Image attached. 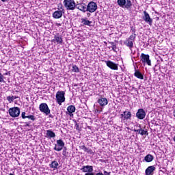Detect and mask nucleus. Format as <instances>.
<instances>
[{
	"mask_svg": "<svg viewBox=\"0 0 175 175\" xmlns=\"http://www.w3.org/2000/svg\"><path fill=\"white\" fill-rule=\"evenodd\" d=\"M135 39H136V34H132L124 41V44L129 47L131 51V57L135 55L136 51H133V44L135 43Z\"/></svg>",
	"mask_w": 175,
	"mask_h": 175,
	"instance_id": "1",
	"label": "nucleus"
},
{
	"mask_svg": "<svg viewBox=\"0 0 175 175\" xmlns=\"http://www.w3.org/2000/svg\"><path fill=\"white\" fill-rule=\"evenodd\" d=\"M117 3L120 8L127 9V10L132 8V1L131 0H118Z\"/></svg>",
	"mask_w": 175,
	"mask_h": 175,
	"instance_id": "2",
	"label": "nucleus"
},
{
	"mask_svg": "<svg viewBox=\"0 0 175 175\" xmlns=\"http://www.w3.org/2000/svg\"><path fill=\"white\" fill-rule=\"evenodd\" d=\"M64 5L67 10H75L76 9V2H75V0H64Z\"/></svg>",
	"mask_w": 175,
	"mask_h": 175,
	"instance_id": "3",
	"label": "nucleus"
},
{
	"mask_svg": "<svg viewBox=\"0 0 175 175\" xmlns=\"http://www.w3.org/2000/svg\"><path fill=\"white\" fill-rule=\"evenodd\" d=\"M8 113L10 117H12V118H16L20 116V108L18 107L10 108Z\"/></svg>",
	"mask_w": 175,
	"mask_h": 175,
	"instance_id": "4",
	"label": "nucleus"
},
{
	"mask_svg": "<svg viewBox=\"0 0 175 175\" xmlns=\"http://www.w3.org/2000/svg\"><path fill=\"white\" fill-rule=\"evenodd\" d=\"M56 100L58 105L61 106V105L65 102V92L58 91L56 94Z\"/></svg>",
	"mask_w": 175,
	"mask_h": 175,
	"instance_id": "5",
	"label": "nucleus"
},
{
	"mask_svg": "<svg viewBox=\"0 0 175 175\" xmlns=\"http://www.w3.org/2000/svg\"><path fill=\"white\" fill-rule=\"evenodd\" d=\"M39 109L41 113H44L46 116H49L51 113L50 108H49V105L46 103H41L39 106Z\"/></svg>",
	"mask_w": 175,
	"mask_h": 175,
	"instance_id": "6",
	"label": "nucleus"
},
{
	"mask_svg": "<svg viewBox=\"0 0 175 175\" xmlns=\"http://www.w3.org/2000/svg\"><path fill=\"white\" fill-rule=\"evenodd\" d=\"M97 9L98 5L94 1H90L86 7L87 12H89L90 13H94L96 12Z\"/></svg>",
	"mask_w": 175,
	"mask_h": 175,
	"instance_id": "7",
	"label": "nucleus"
},
{
	"mask_svg": "<svg viewBox=\"0 0 175 175\" xmlns=\"http://www.w3.org/2000/svg\"><path fill=\"white\" fill-rule=\"evenodd\" d=\"M64 148H65V142H64L62 139H58L57 140L56 144H55L53 150H55V151H62Z\"/></svg>",
	"mask_w": 175,
	"mask_h": 175,
	"instance_id": "8",
	"label": "nucleus"
},
{
	"mask_svg": "<svg viewBox=\"0 0 175 175\" xmlns=\"http://www.w3.org/2000/svg\"><path fill=\"white\" fill-rule=\"evenodd\" d=\"M141 61L142 64H147L148 66H151V60L150 59V55L144 53L141 54Z\"/></svg>",
	"mask_w": 175,
	"mask_h": 175,
	"instance_id": "9",
	"label": "nucleus"
},
{
	"mask_svg": "<svg viewBox=\"0 0 175 175\" xmlns=\"http://www.w3.org/2000/svg\"><path fill=\"white\" fill-rule=\"evenodd\" d=\"M142 18L145 23L147 24H149L150 25H152V18L150 17V14L147 11H144V16H142Z\"/></svg>",
	"mask_w": 175,
	"mask_h": 175,
	"instance_id": "10",
	"label": "nucleus"
},
{
	"mask_svg": "<svg viewBox=\"0 0 175 175\" xmlns=\"http://www.w3.org/2000/svg\"><path fill=\"white\" fill-rule=\"evenodd\" d=\"M136 117L138 120H144L146 118V111L143 109H139L136 113Z\"/></svg>",
	"mask_w": 175,
	"mask_h": 175,
	"instance_id": "11",
	"label": "nucleus"
},
{
	"mask_svg": "<svg viewBox=\"0 0 175 175\" xmlns=\"http://www.w3.org/2000/svg\"><path fill=\"white\" fill-rule=\"evenodd\" d=\"M105 64L108 68L112 69V70H118V64L111 62V61H105Z\"/></svg>",
	"mask_w": 175,
	"mask_h": 175,
	"instance_id": "12",
	"label": "nucleus"
},
{
	"mask_svg": "<svg viewBox=\"0 0 175 175\" xmlns=\"http://www.w3.org/2000/svg\"><path fill=\"white\" fill-rule=\"evenodd\" d=\"M121 117L123 118V121H128L132 118V113L129 111H124L122 114Z\"/></svg>",
	"mask_w": 175,
	"mask_h": 175,
	"instance_id": "13",
	"label": "nucleus"
},
{
	"mask_svg": "<svg viewBox=\"0 0 175 175\" xmlns=\"http://www.w3.org/2000/svg\"><path fill=\"white\" fill-rule=\"evenodd\" d=\"M83 173H92L94 172V167L92 165H84L81 168Z\"/></svg>",
	"mask_w": 175,
	"mask_h": 175,
	"instance_id": "14",
	"label": "nucleus"
},
{
	"mask_svg": "<svg viewBox=\"0 0 175 175\" xmlns=\"http://www.w3.org/2000/svg\"><path fill=\"white\" fill-rule=\"evenodd\" d=\"M156 169L155 165H150L146 169L145 174L154 175V172H155Z\"/></svg>",
	"mask_w": 175,
	"mask_h": 175,
	"instance_id": "15",
	"label": "nucleus"
},
{
	"mask_svg": "<svg viewBox=\"0 0 175 175\" xmlns=\"http://www.w3.org/2000/svg\"><path fill=\"white\" fill-rule=\"evenodd\" d=\"M52 42H55V43H57V44H62L64 42V40L62 39V36L59 35V33H57L54 36L53 40H52Z\"/></svg>",
	"mask_w": 175,
	"mask_h": 175,
	"instance_id": "16",
	"label": "nucleus"
},
{
	"mask_svg": "<svg viewBox=\"0 0 175 175\" xmlns=\"http://www.w3.org/2000/svg\"><path fill=\"white\" fill-rule=\"evenodd\" d=\"M97 102L100 105V106H101V107H105V106L107 105V103H109L107 98L105 97H100L98 99Z\"/></svg>",
	"mask_w": 175,
	"mask_h": 175,
	"instance_id": "17",
	"label": "nucleus"
},
{
	"mask_svg": "<svg viewBox=\"0 0 175 175\" xmlns=\"http://www.w3.org/2000/svg\"><path fill=\"white\" fill-rule=\"evenodd\" d=\"M64 9H62L61 10H57L53 14V18H61L62 17V15L64 13H65V11H64Z\"/></svg>",
	"mask_w": 175,
	"mask_h": 175,
	"instance_id": "18",
	"label": "nucleus"
},
{
	"mask_svg": "<svg viewBox=\"0 0 175 175\" xmlns=\"http://www.w3.org/2000/svg\"><path fill=\"white\" fill-rule=\"evenodd\" d=\"M77 9L80 10L81 12H83V13H85L87 12V7L85 6V3L84 2L81 1V3L76 5Z\"/></svg>",
	"mask_w": 175,
	"mask_h": 175,
	"instance_id": "19",
	"label": "nucleus"
},
{
	"mask_svg": "<svg viewBox=\"0 0 175 175\" xmlns=\"http://www.w3.org/2000/svg\"><path fill=\"white\" fill-rule=\"evenodd\" d=\"M67 111L68 113V116H70V117H73V113L76 111V107H75V105H69L67 107Z\"/></svg>",
	"mask_w": 175,
	"mask_h": 175,
	"instance_id": "20",
	"label": "nucleus"
},
{
	"mask_svg": "<svg viewBox=\"0 0 175 175\" xmlns=\"http://www.w3.org/2000/svg\"><path fill=\"white\" fill-rule=\"evenodd\" d=\"M135 77H137V79H139L140 80L144 79V76H143V74L140 72L138 70H136V67H135V73H134Z\"/></svg>",
	"mask_w": 175,
	"mask_h": 175,
	"instance_id": "21",
	"label": "nucleus"
},
{
	"mask_svg": "<svg viewBox=\"0 0 175 175\" xmlns=\"http://www.w3.org/2000/svg\"><path fill=\"white\" fill-rule=\"evenodd\" d=\"M46 137H49V139H53L55 137V133H54L51 130H46Z\"/></svg>",
	"mask_w": 175,
	"mask_h": 175,
	"instance_id": "22",
	"label": "nucleus"
},
{
	"mask_svg": "<svg viewBox=\"0 0 175 175\" xmlns=\"http://www.w3.org/2000/svg\"><path fill=\"white\" fill-rule=\"evenodd\" d=\"M79 148L81 150H83L85 151V152H88V154H94L92 149L88 148L85 147L84 145L80 146Z\"/></svg>",
	"mask_w": 175,
	"mask_h": 175,
	"instance_id": "23",
	"label": "nucleus"
},
{
	"mask_svg": "<svg viewBox=\"0 0 175 175\" xmlns=\"http://www.w3.org/2000/svg\"><path fill=\"white\" fill-rule=\"evenodd\" d=\"M135 132H137L139 135L144 136V135H148V132L144 129H133Z\"/></svg>",
	"mask_w": 175,
	"mask_h": 175,
	"instance_id": "24",
	"label": "nucleus"
},
{
	"mask_svg": "<svg viewBox=\"0 0 175 175\" xmlns=\"http://www.w3.org/2000/svg\"><path fill=\"white\" fill-rule=\"evenodd\" d=\"M144 161H146L148 163L152 162L154 161V156H152L150 154H148L144 157Z\"/></svg>",
	"mask_w": 175,
	"mask_h": 175,
	"instance_id": "25",
	"label": "nucleus"
},
{
	"mask_svg": "<svg viewBox=\"0 0 175 175\" xmlns=\"http://www.w3.org/2000/svg\"><path fill=\"white\" fill-rule=\"evenodd\" d=\"M58 162L57 161H53L51 162V164H50V167L52 169H57L58 167Z\"/></svg>",
	"mask_w": 175,
	"mask_h": 175,
	"instance_id": "26",
	"label": "nucleus"
},
{
	"mask_svg": "<svg viewBox=\"0 0 175 175\" xmlns=\"http://www.w3.org/2000/svg\"><path fill=\"white\" fill-rule=\"evenodd\" d=\"M82 24H83V25H88L89 27H91V24H92V22L85 18V19H82Z\"/></svg>",
	"mask_w": 175,
	"mask_h": 175,
	"instance_id": "27",
	"label": "nucleus"
},
{
	"mask_svg": "<svg viewBox=\"0 0 175 175\" xmlns=\"http://www.w3.org/2000/svg\"><path fill=\"white\" fill-rule=\"evenodd\" d=\"M75 124V129L77 131H81V127H80V124L76 120H73Z\"/></svg>",
	"mask_w": 175,
	"mask_h": 175,
	"instance_id": "28",
	"label": "nucleus"
},
{
	"mask_svg": "<svg viewBox=\"0 0 175 175\" xmlns=\"http://www.w3.org/2000/svg\"><path fill=\"white\" fill-rule=\"evenodd\" d=\"M72 71L75 72V73H79V72H80V70H79V67L75 65L72 66Z\"/></svg>",
	"mask_w": 175,
	"mask_h": 175,
	"instance_id": "29",
	"label": "nucleus"
},
{
	"mask_svg": "<svg viewBox=\"0 0 175 175\" xmlns=\"http://www.w3.org/2000/svg\"><path fill=\"white\" fill-rule=\"evenodd\" d=\"M68 149L66 148V147H64V148H63V151H62V155L64 156V157H67V155H68Z\"/></svg>",
	"mask_w": 175,
	"mask_h": 175,
	"instance_id": "30",
	"label": "nucleus"
},
{
	"mask_svg": "<svg viewBox=\"0 0 175 175\" xmlns=\"http://www.w3.org/2000/svg\"><path fill=\"white\" fill-rule=\"evenodd\" d=\"M26 118H29V120H31V121H35L36 118L33 115H28L27 114Z\"/></svg>",
	"mask_w": 175,
	"mask_h": 175,
	"instance_id": "31",
	"label": "nucleus"
},
{
	"mask_svg": "<svg viewBox=\"0 0 175 175\" xmlns=\"http://www.w3.org/2000/svg\"><path fill=\"white\" fill-rule=\"evenodd\" d=\"M7 100L9 102V103H12V102H13V100H14V98H13V96H7Z\"/></svg>",
	"mask_w": 175,
	"mask_h": 175,
	"instance_id": "32",
	"label": "nucleus"
},
{
	"mask_svg": "<svg viewBox=\"0 0 175 175\" xmlns=\"http://www.w3.org/2000/svg\"><path fill=\"white\" fill-rule=\"evenodd\" d=\"M21 117L23 120H25V118H27V113H25V111L22 112Z\"/></svg>",
	"mask_w": 175,
	"mask_h": 175,
	"instance_id": "33",
	"label": "nucleus"
},
{
	"mask_svg": "<svg viewBox=\"0 0 175 175\" xmlns=\"http://www.w3.org/2000/svg\"><path fill=\"white\" fill-rule=\"evenodd\" d=\"M3 75L0 72V83H3Z\"/></svg>",
	"mask_w": 175,
	"mask_h": 175,
	"instance_id": "34",
	"label": "nucleus"
},
{
	"mask_svg": "<svg viewBox=\"0 0 175 175\" xmlns=\"http://www.w3.org/2000/svg\"><path fill=\"white\" fill-rule=\"evenodd\" d=\"M111 49H112L113 51H116V49H117V46H116V44H114L113 42H112Z\"/></svg>",
	"mask_w": 175,
	"mask_h": 175,
	"instance_id": "35",
	"label": "nucleus"
},
{
	"mask_svg": "<svg viewBox=\"0 0 175 175\" xmlns=\"http://www.w3.org/2000/svg\"><path fill=\"white\" fill-rule=\"evenodd\" d=\"M102 111H99L98 109H96L95 111H94V113H95V114H100V112H101Z\"/></svg>",
	"mask_w": 175,
	"mask_h": 175,
	"instance_id": "36",
	"label": "nucleus"
},
{
	"mask_svg": "<svg viewBox=\"0 0 175 175\" xmlns=\"http://www.w3.org/2000/svg\"><path fill=\"white\" fill-rule=\"evenodd\" d=\"M57 9H58V10H62V9H64V8H63L62 5L60 4V5H58Z\"/></svg>",
	"mask_w": 175,
	"mask_h": 175,
	"instance_id": "37",
	"label": "nucleus"
},
{
	"mask_svg": "<svg viewBox=\"0 0 175 175\" xmlns=\"http://www.w3.org/2000/svg\"><path fill=\"white\" fill-rule=\"evenodd\" d=\"M85 175H95V174L92 172H88L85 174Z\"/></svg>",
	"mask_w": 175,
	"mask_h": 175,
	"instance_id": "38",
	"label": "nucleus"
},
{
	"mask_svg": "<svg viewBox=\"0 0 175 175\" xmlns=\"http://www.w3.org/2000/svg\"><path fill=\"white\" fill-rule=\"evenodd\" d=\"M104 175H110V172H107V171H104Z\"/></svg>",
	"mask_w": 175,
	"mask_h": 175,
	"instance_id": "39",
	"label": "nucleus"
},
{
	"mask_svg": "<svg viewBox=\"0 0 175 175\" xmlns=\"http://www.w3.org/2000/svg\"><path fill=\"white\" fill-rule=\"evenodd\" d=\"M131 31L132 32H133L135 33V32H136V29H135V28L131 27Z\"/></svg>",
	"mask_w": 175,
	"mask_h": 175,
	"instance_id": "40",
	"label": "nucleus"
},
{
	"mask_svg": "<svg viewBox=\"0 0 175 175\" xmlns=\"http://www.w3.org/2000/svg\"><path fill=\"white\" fill-rule=\"evenodd\" d=\"M95 175H105V174H103V173L102 172H98V173H96Z\"/></svg>",
	"mask_w": 175,
	"mask_h": 175,
	"instance_id": "41",
	"label": "nucleus"
},
{
	"mask_svg": "<svg viewBox=\"0 0 175 175\" xmlns=\"http://www.w3.org/2000/svg\"><path fill=\"white\" fill-rule=\"evenodd\" d=\"M25 126H29V123L25 122Z\"/></svg>",
	"mask_w": 175,
	"mask_h": 175,
	"instance_id": "42",
	"label": "nucleus"
},
{
	"mask_svg": "<svg viewBox=\"0 0 175 175\" xmlns=\"http://www.w3.org/2000/svg\"><path fill=\"white\" fill-rule=\"evenodd\" d=\"M12 98H13V99H14H14H17V98H18V97L12 96Z\"/></svg>",
	"mask_w": 175,
	"mask_h": 175,
	"instance_id": "43",
	"label": "nucleus"
},
{
	"mask_svg": "<svg viewBox=\"0 0 175 175\" xmlns=\"http://www.w3.org/2000/svg\"><path fill=\"white\" fill-rule=\"evenodd\" d=\"M87 128H88V129H91L92 127H91V126H88Z\"/></svg>",
	"mask_w": 175,
	"mask_h": 175,
	"instance_id": "44",
	"label": "nucleus"
},
{
	"mask_svg": "<svg viewBox=\"0 0 175 175\" xmlns=\"http://www.w3.org/2000/svg\"><path fill=\"white\" fill-rule=\"evenodd\" d=\"M2 2H8V0H1Z\"/></svg>",
	"mask_w": 175,
	"mask_h": 175,
	"instance_id": "45",
	"label": "nucleus"
},
{
	"mask_svg": "<svg viewBox=\"0 0 175 175\" xmlns=\"http://www.w3.org/2000/svg\"><path fill=\"white\" fill-rule=\"evenodd\" d=\"M87 16H88V17H90V16H91V14L88 13V14H87Z\"/></svg>",
	"mask_w": 175,
	"mask_h": 175,
	"instance_id": "46",
	"label": "nucleus"
},
{
	"mask_svg": "<svg viewBox=\"0 0 175 175\" xmlns=\"http://www.w3.org/2000/svg\"><path fill=\"white\" fill-rule=\"evenodd\" d=\"M49 116L50 118H53V116L52 115L49 114Z\"/></svg>",
	"mask_w": 175,
	"mask_h": 175,
	"instance_id": "47",
	"label": "nucleus"
},
{
	"mask_svg": "<svg viewBox=\"0 0 175 175\" xmlns=\"http://www.w3.org/2000/svg\"><path fill=\"white\" fill-rule=\"evenodd\" d=\"M4 75L7 76L9 75V72H5Z\"/></svg>",
	"mask_w": 175,
	"mask_h": 175,
	"instance_id": "48",
	"label": "nucleus"
},
{
	"mask_svg": "<svg viewBox=\"0 0 175 175\" xmlns=\"http://www.w3.org/2000/svg\"><path fill=\"white\" fill-rule=\"evenodd\" d=\"M81 2H85V0H81Z\"/></svg>",
	"mask_w": 175,
	"mask_h": 175,
	"instance_id": "49",
	"label": "nucleus"
},
{
	"mask_svg": "<svg viewBox=\"0 0 175 175\" xmlns=\"http://www.w3.org/2000/svg\"><path fill=\"white\" fill-rule=\"evenodd\" d=\"M74 87H77V85H76V84H75V85H74Z\"/></svg>",
	"mask_w": 175,
	"mask_h": 175,
	"instance_id": "50",
	"label": "nucleus"
}]
</instances>
